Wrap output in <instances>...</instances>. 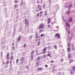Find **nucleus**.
Instances as JSON below:
<instances>
[{"label":"nucleus","mask_w":75,"mask_h":75,"mask_svg":"<svg viewBox=\"0 0 75 75\" xmlns=\"http://www.w3.org/2000/svg\"><path fill=\"white\" fill-rule=\"evenodd\" d=\"M40 57H38V58L36 59V64L37 67L39 66V61H40Z\"/></svg>","instance_id":"f257e3e1"},{"label":"nucleus","mask_w":75,"mask_h":75,"mask_svg":"<svg viewBox=\"0 0 75 75\" xmlns=\"http://www.w3.org/2000/svg\"><path fill=\"white\" fill-rule=\"evenodd\" d=\"M44 27V24L42 23L41 24L39 25V29H41L43 28Z\"/></svg>","instance_id":"f03ea898"},{"label":"nucleus","mask_w":75,"mask_h":75,"mask_svg":"<svg viewBox=\"0 0 75 75\" xmlns=\"http://www.w3.org/2000/svg\"><path fill=\"white\" fill-rule=\"evenodd\" d=\"M65 27H68L69 28V27H70V25L68 22H67L66 23Z\"/></svg>","instance_id":"7ed1b4c3"},{"label":"nucleus","mask_w":75,"mask_h":75,"mask_svg":"<svg viewBox=\"0 0 75 75\" xmlns=\"http://www.w3.org/2000/svg\"><path fill=\"white\" fill-rule=\"evenodd\" d=\"M66 14H70V9H68V11L66 12Z\"/></svg>","instance_id":"20e7f679"},{"label":"nucleus","mask_w":75,"mask_h":75,"mask_svg":"<svg viewBox=\"0 0 75 75\" xmlns=\"http://www.w3.org/2000/svg\"><path fill=\"white\" fill-rule=\"evenodd\" d=\"M71 47H72V50L73 51H74V50L75 49H74V44H72V45H71Z\"/></svg>","instance_id":"39448f33"},{"label":"nucleus","mask_w":75,"mask_h":75,"mask_svg":"<svg viewBox=\"0 0 75 75\" xmlns=\"http://www.w3.org/2000/svg\"><path fill=\"white\" fill-rule=\"evenodd\" d=\"M56 37H58L59 38H60V36H59V34H57L55 35Z\"/></svg>","instance_id":"423d86ee"},{"label":"nucleus","mask_w":75,"mask_h":75,"mask_svg":"<svg viewBox=\"0 0 75 75\" xmlns=\"http://www.w3.org/2000/svg\"><path fill=\"white\" fill-rule=\"evenodd\" d=\"M38 8L39 9L40 11L42 10V9H41V6L38 5Z\"/></svg>","instance_id":"0eeeda50"},{"label":"nucleus","mask_w":75,"mask_h":75,"mask_svg":"<svg viewBox=\"0 0 75 75\" xmlns=\"http://www.w3.org/2000/svg\"><path fill=\"white\" fill-rule=\"evenodd\" d=\"M46 52V47H45L43 50V54H45Z\"/></svg>","instance_id":"6e6552de"},{"label":"nucleus","mask_w":75,"mask_h":75,"mask_svg":"<svg viewBox=\"0 0 75 75\" xmlns=\"http://www.w3.org/2000/svg\"><path fill=\"white\" fill-rule=\"evenodd\" d=\"M51 21V19L50 18H48L47 20V23L48 24H50V22Z\"/></svg>","instance_id":"1a4fd4ad"},{"label":"nucleus","mask_w":75,"mask_h":75,"mask_svg":"<svg viewBox=\"0 0 75 75\" xmlns=\"http://www.w3.org/2000/svg\"><path fill=\"white\" fill-rule=\"evenodd\" d=\"M72 19L71 18H70L68 22H72Z\"/></svg>","instance_id":"9d476101"},{"label":"nucleus","mask_w":75,"mask_h":75,"mask_svg":"<svg viewBox=\"0 0 75 75\" xmlns=\"http://www.w3.org/2000/svg\"><path fill=\"white\" fill-rule=\"evenodd\" d=\"M25 22L26 25H27L28 24V22L27 21V19H25Z\"/></svg>","instance_id":"9b49d317"},{"label":"nucleus","mask_w":75,"mask_h":75,"mask_svg":"<svg viewBox=\"0 0 75 75\" xmlns=\"http://www.w3.org/2000/svg\"><path fill=\"white\" fill-rule=\"evenodd\" d=\"M68 52H70L71 51V48H67Z\"/></svg>","instance_id":"f8f14e48"},{"label":"nucleus","mask_w":75,"mask_h":75,"mask_svg":"<svg viewBox=\"0 0 75 75\" xmlns=\"http://www.w3.org/2000/svg\"><path fill=\"white\" fill-rule=\"evenodd\" d=\"M9 59V53H8L7 54V59Z\"/></svg>","instance_id":"ddd939ff"},{"label":"nucleus","mask_w":75,"mask_h":75,"mask_svg":"<svg viewBox=\"0 0 75 75\" xmlns=\"http://www.w3.org/2000/svg\"><path fill=\"white\" fill-rule=\"evenodd\" d=\"M67 46L68 47H71V46L70 45V43L69 42L68 43Z\"/></svg>","instance_id":"4468645a"},{"label":"nucleus","mask_w":75,"mask_h":75,"mask_svg":"<svg viewBox=\"0 0 75 75\" xmlns=\"http://www.w3.org/2000/svg\"><path fill=\"white\" fill-rule=\"evenodd\" d=\"M71 54H69V55H68L69 58H71Z\"/></svg>","instance_id":"2eb2a0df"},{"label":"nucleus","mask_w":75,"mask_h":75,"mask_svg":"<svg viewBox=\"0 0 75 75\" xmlns=\"http://www.w3.org/2000/svg\"><path fill=\"white\" fill-rule=\"evenodd\" d=\"M71 38H72V36L68 38V39H69V40H71Z\"/></svg>","instance_id":"dca6fc26"},{"label":"nucleus","mask_w":75,"mask_h":75,"mask_svg":"<svg viewBox=\"0 0 75 75\" xmlns=\"http://www.w3.org/2000/svg\"><path fill=\"white\" fill-rule=\"evenodd\" d=\"M40 44V41H39L38 42V45H39Z\"/></svg>","instance_id":"f3484780"},{"label":"nucleus","mask_w":75,"mask_h":75,"mask_svg":"<svg viewBox=\"0 0 75 75\" xmlns=\"http://www.w3.org/2000/svg\"><path fill=\"white\" fill-rule=\"evenodd\" d=\"M13 56H12L11 57V59L13 60Z\"/></svg>","instance_id":"a211bd4d"},{"label":"nucleus","mask_w":75,"mask_h":75,"mask_svg":"<svg viewBox=\"0 0 75 75\" xmlns=\"http://www.w3.org/2000/svg\"><path fill=\"white\" fill-rule=\"evenodd\" d=\"M62 18L63 20V21L64 22V21H65L64 20H65L64 18V16H62Z\"/></svg>","instance_id":"6ab92c4d"},{"label":"nucleus","mask_w":75,"mask_h":75,"mask_svg":"<svg viewBox=\"0 0 75 75\" xmlns=\"http://www.w3.org/2000/svg\"><path fill=\"white\" fill-rule=\"evenodd\" d=\"M71 5H70L69 6L67 5V7H71Z\"/></svg>","instance_id":"aec40b11"},{"label":"nucleus","mask_w":75,"mask_h":75,"mask_svg":"<svg viewBox=\"0 0 75 75\" xmlns=\"http://www.w3.org/2000/svg\"><path fill=\"white\" fill-rule=\"evenodd\" d=\"M20 39H21V36H20L19 37V38L18 40V41H20Z\"/></svg>","instance_id":"412c9836"},{"label":"nucleus","mask_w":75,"mask_h":75,"mask_svg":"<svg viewBox=\"0 0 75 75\" xmlns=\"http://www.w3.org/2000/svg\"><path fill=\"white\" fill-rule=\"evenodd\" d=\"M34 50H33L32 52H31V54H33L34 53Z\"/></svg>","instance_id":"4be33fe9"},{"label":"nucleus","mask_w":75,"mask_h":75,"mask_svg":"<svg viewBox=\"0 0 75 75\" xmlns=\"http://www.w3.org/2000/svg\"><path fill=\"white\" fill-rule=\"evenodd\" d=\"M42 69V68H39L38 69H37L38 70H41V69Z\"/></svg>","instance_id":"5701e85b"},{"label":"nucleus","mask_w":75,"mask_h":75,"mask_svg":"<svg viewBox=\"0 0 75 75\" xmlns=\"http://www.w3.org/2000/svg\"><path fill=\"white\" fill-rule=\"evenodd\" d=\"M48 55L49 56V57H51V54H48Z\"/></svg>","instance_id":"b1692460"},{"label":"nucleus","mask_w":75,"mask_h":75,"mask_svg":"<svg viewBox=\"0 0 75 75\" xmlns=\"http://www.w3.org/2000/svg\"><path fill=\"white\" fill-rule=\"evenodd\" d=\"M31 57L32 59H33V55H32L31 56Z\"/></svg>","instance_id":"393cba45"},{"label":"nucleus","mask_w":75,"mask_h":75,"mask_svg":"<svg viewBox=\"0 0 75 75\" xmlns=\"http://www.w3.org/2000/svg\"><path fill=\"white\" fill-rule=\"evenodd\" d=\"M18 59H17L16 60V63L17 64L18 63Z\"/></svg>","instance_id":"a878e982"},{"label":"nucleus","mask_w":75,"mask_h":75,"mask_svg":"<svg viewBox=\"0 0 75 75\" xmlns=\"http://www.w3.org/2000/svg\"><path fill=\"white\" fill-rule=\"evenodd\" d=\"M73 62V60L72 59L70 60V63H71V62Z\"/></svg>","instance_id":"bb28decb"},{"label":"nucleus","mask_w":75,"mask_h":75,"mask_svg":"<svg viewBox=\"0 0 75 75\" xmlns=\"http://www.w3.org/2000/svg\"><path fill=\"white\" fill-rule=\"evenodd\" d=\"M73 71H75V67H74L73 68Z\"/></svg>","instance_id":"cd10ccee"},{"label":"nucleus","mask_w":75,"mask_h":75,"mask_svg":"<svg viewBox=\"0 0 75 75\" xmlns=\"http://www.w3.org/2000/svg\"><path fill=\"white\" fill-rule=\"evenodd\" d=\"M35 34H35L36 36H37V35H38V34L37 33V32H36Z\"/></svg>","instance_id":"c85d7f7f"},{"label":"nucleus","mask_w":75,"mask_h":75,"mask_svg":"<svg viewBox=\"0 0 75 75\" xmlns=\"http://www.w3.org/2000/svg\"><path fill=\"white\" fill-rule=\"evenodd\" d=\"M54 48L55 49H57V46H56V45L54 46Z\"/></svg>","instance_id":"c756f323"},{"label":"nucleus","mask_w":75,"mask_h":75,"mask_svg":"<svg viewBox=\"0 0 75 75\" xmlns=\"http://www.w3.org/2000/svg\"><path fill=\"white\" fill-rule=\"evenodd\" d=\"M42 31H43V30H41L40 31V33H41V32H42Z\"/></svg>","instance_id":"7c9ffc66"},{"label":"nucleus","mask_w":75,"mask_h":75,"mask_svg":"<svg viewBox=\"0 0 75 75\" xmlns=\"http://www.w3.org/2000/svg\"><path fill=\"white\" fill-rule=\"evenodd\" d=\"M15 8H16L17 7V5H15Z\"/></svg>","instance_id":"2f4dec72"},{"label":"nucleus","mask_w":75,"mask_h":75,"mask_svg":"<svg viewBox=\"0 0 75 75\" xmlns=\"http://www.w3.org/2000/svg\"><path fill=\"white\" fill-rule=\"evenodd\" d=\"M43 13V12L42 11H41L40 12V14H42V13Z\"/></svg>","instance_id":"473e14b6"},{"label":"nucleus","mask_w":75,"mask_h":75,"mask_svg":"<svg viewBox=\"0 0 75 75\" xmlns=\"http://www.w3.org/2000/svg\"><path fill=\"white\" fill-rule=\"evenodd\" d=\"M25 46H26V44H25L24 45V47L25 48Z\"/></svg>","instance_id":"72a5a7b5"},{"label":"nucleus","mask_w":75,"mask_h":75,"mask_svg":"<svg viewBox=\"0 0 75 75\" xmlns=\"http://www.w3.org/2000/svg\"><path fill=\"white\" fill-rule=\"evenodd\" d=\"M43 36H44V34H42L41 35V37H43Z\"/></svg>","instance_id":"f704fd0d"},{"label":"nucleus","mask_w":75,"mask_h":75,"mask_svg":"<svg viewBox=\"0 0 75 75\" xmlns=\"http://www.w3.org/2000/svg\"><path fill=\"white\" fill-rule=\"evenodd\" d=\"M45 16H47V11H45Z\"/></svg>","instance_id":"c9c22d12"},{"label":"nucleus","mask_w":75,"mask_h":75,"mask_svg":"<svg viewBox=\"0 0 75 75\" xmlns=\"http://www.w3.org/2000/svg\"><path fill=\"white\" fill-rule=\"evenodd\" d=\"M8 61H7V62H6V64H8Z\"/></svg>","instance_id":"e433bc0d"},{"label":"nucleus","mask_w":75,"mask_h":75,"mask_svg":"<svg viewBox=\"0 0 75 75\" xmlns=\"http://www.w3.org/2000/svg\"><path fill=\"white\" fill-rule=\"evenodd\" d=\"M45 67H48V66L47 65H46Z\"/></svg>","instance_id":"4c0bfd02"},{"label":"nucleus","mask_w":75,"mask_h":75,"mask_svg":"<svg viewBox=\"0 0 75 75\" xmlns=\"http://www.w3.org/2000/svg\"><path fill=\"white\" fill-rule=\"evenodd\" d=\"M18 2V1H16L15 2V3H17Z\"/></svg>","instance_id":"58836bf2"},{"label":"nucleus","mask_w":75,"mask_h":75,"mask_svg":"<svg viewBox=\"0 0 75 75\" xmlns=\"http://www.w3.org/2000/svg\"><path fill=\"white\" fill-rule=\"evenodd\" d=\"M22 59H21V61H23V58L22 57Z\"/></svg>","instance_id":"ea45409f"},{"label":"nucleus","mask_w":75,"mask_h":75,"mask_svg":"<svg viewBox=\"0 0 75 75\" xmlns=\"http://www.w3.org/2000/svg\"><path fill=\"white\" fill-rule=\"evenodd\" d=\"M68 33H69V34H70V31H69L68 32Z\"/></svg>","instance_id":"a19ab883"},{"label":"nucleus","mask_w":75,"mask_h":75,"mask_svg":"<svg viewBox=\"0 0 75 75\" xmlns=\"http://www.w3.org/2000/svg\"><path fill=\"white\" fill-rule=\"evenodd\" d=\"M26 68H28V66L26 67Z\"/></svg>","instance_id":"79ce46f5"},{"label":"nucleus","mask_w":75,"mask_h":75,"mask_svg":"<svg viewBox=\"0 0 75 75\" xmlns=\"http://www.w3.org/2000/svg\"><path fill=\"white\" fill-rule=\"evenodd\" d=\"M43 7H44V8H45V5H43Z\"/></svg>","instance_id":"37998d69"},{"label":"nucleus","mask_w":75,"mask_h":75,"mask_svg":"<svg viewBox=\"0 0 75 75\" xmlns=\"http://www.w3.org/2000/svg\"><path fill=\"white\" fill-rule=\"evenodd\" d=\"M38 16H39V13L38 14Z\"/></svg>","instance_id":"c03bdc74"},{"label":"nucleus","mask_w":75,"mask_h":75,"mask_svg":"<svg viewBox=\"0 0 75 75\" xmlns=\"http://www.w3.org/2000/svg\"><path fill=\"white\" fill-rule=\"evenodd\" d=\"M48 27H50V25H48Z\"/></svg>","instance_id":"a18cd8bd"},{"label":"nucleus","mask_w":75,"mask_h":75,"mask_svg":"<svg viewBox=\"0 0 75 75\" xmlns=\"http://www.w3.org/2000/svg\"><path fill=\"white\" fill-rule=\"evenodd\" d=\"M23 3L22 2H21V5H22V4Z\"/></svg>","instance_id":"49530a36"},{"label":"nucleus","mask_w":75,"mask_h":75,"mask_svg":"<svg viewBox=\"0 0 75 75\" xmlns=\"http://www.w3.org/2000/svg\"><path fill=\"white\" fill-rule=\"evenodd\" d=\"M42 16V14H40V16Z\"/></svg>","instance_id":"de8ad7c7"},{"label":"nucleus","mask_w":75,"mask_h":75,"mask_svg":"<svg viewBox=\"0 0 75 75\" xmlns=\"http://www.w3.org/2000/svg\"><path fill=\"white\" fill-rule=\"evenodd\" d=\"M37 3H39V1H38L37 2Z\"/></svg>","instance_id":"09e8293b"},{"label":"nucleus","mask_w":75,"mask_h":75,"mask_svg":"<svg viewBox=\"0 0 75 75\" xmlns=\"http://www.w3.org/2000/svg\"><path fill=\"white\" fill-rule=\"evenodd\" d=\"M35 41H36L37 42V39L36 40H35Z\"/></svg>","instance_id":"8fccbe9b"},{"label":"nucleus","mask_w":75,"mask_h":75,"mask_svg":"<svg viewBox=\"0 0 75 75\" xmlns=\"http://www.w3.org/2000/svg\"><path fill=\"white\" fill-rule=\"evenodd\" d=\"M36 38H38V37H37V36H36V37H35Z\"/></svg>","instance_id":"3c124183"},{"label":"nucleus","mask_w":75,"mask_h":75,"mask_svg":"<svg viewBox=\"0 0 75 75\" xmlns=\"http://www.w3.org/2000/svg\"><path fill=\"white\" fill-rule=\"evenodd\" d=\"M52 63H53V61H52Z\"/></svg>","instance_id":"603ef678"},{"label":"nucleus","mask_w":75,"mask_h":75,"mask_svg":"<svg viewBox=\"0 0 75 75\" xmlns=\"http://www.w3.org/2000/svg\"><path fill=\"white\" fill-rule=\"evenodd\" d=\"M1 56L3 57V56H2V53H1Z\"/></svg>","instance_id":"864d4df0"},{"label":"nucleus","mask_w":75,"mask_h":75,"mask_svg":"<svg viewBox=\"0 0 75 75\" xmlns=\"http://www.w3.org/2000/svg\"><path fill=\"white\" fill-rule=\"evenodd\" d=\"M57 28H58V26H57Z\"/></svg>","instance_id":"5fc2aeb1"},{"label":"nucleus","mask_w":75,"mask_h":75,"mask_svg":"<svg viewBox=\"0 0 75 75\" xmlns=\"http://www.w3.org/2000/svg\"><path fill=\"white\" fill-rule=\"evenodd\" d=\"M49 48H50V46H49Z\"/></svg>","instance_id":"6e6d98bb"},{"label":"nucleus","mask_w":75,"mask_h":75,"mask_svg":"<svg viewBox=\"0 0 75 75\" xmlns=\"http://www.w3.org/2000/svg\"><path fill=\"white\" fill-rule=\"evenodd\" d=\"M3 64H4V62H3Z\"/></svg>","instance_id":"4d7b16f0"},{"label":"nucleus","mask_w":75,"mask_h":75,"mask_svg":"<svg viewBox=\"0 0 75 75\" xmlns=\"http://www.w3.org/2000/svg\"><path fill=\"white\" fill-rule=\"evenodd\" d=\"M70 72H71V74H72V72H71V71Z\"/></svg>","instance_id":"13d9d810"},{"label":"nucleus","mask_w":75,"mask_h":75,"mask_svg":"<svg viewBox=\"0 0 75 75\" xmlns=\"http://www.w3.org/2000/svg\"><path fill=\"white\" fill-rule=\"evenodd\" d=\"M37 11H38V10Z\"/></svg>","instance_id":"bf43d9fd"},{"label":"nucleus","mask_w":75,"mask_h":75,"mask_svg":"<svg viewBox=\"0 0 75 75\" xmlns=\"http://www.w3.org/2000/svg\"><path fill=\"white\" fill-rule=\"evenodd\" d=\"M13 48H14V47H13Z\"/></svg>","instance_id":"052dcab7"},{"label":"nucleus","mask_w":75,"mask_h":75,"mask_svg":"<svg viewBox=\"0 0 75 75\" xmlns=\"http://www.w3.org/2000/svg\"><path fill=\"white\" fill-rule=\"evenodd\" d=\"M12 45H14V44H12Z\"/></svg>","instance_id":"680f3d73"},{"label":"nucleus","mask_w":75,"mask_h":75,"mask_svg":"<svg viewBox=\"0 0 75 75\" xmlns=\"http://www.w3.org/2000/svg\"><path fill=\"white\" fill-rule=\"evenodd\" d=\"M38 52V50H36V52Z\"/></svg>","instance_id":"e2e57ef3"},{"label":"nucleus","mask_w":75,"mask_h":75,"mask_svg":"<svg viewBox=\"0 0 75 75\" xmlns=\"http://www.w3.org/2000/svg\"><path fill=\"white\" fill-rule=\"evenodd\" d=\"M62 61H63V59H62Z\"/></svg>","instance_id":"0e129e2a"},{"label":"nucleus","mask_w":75,"mask_h":75,"mask_svg":"<svg viewBox=\"0 0 75 75\" xmlns=\"http://www.w3.org/2000/svg\"><path fill=\"white\" fill-rule=\"evenodd\" d=\"M11 54H13V53H11Z\"/></svg>","instance_id":"69168bd1"},{"label":"nucleus","mask_w":75,"mask_h":75,"mask_svg":"<svg viewBox=\"0 0 75 75\" xmlns=\"http://www.w3.org/2000/svg\"><path fill=\"white\" fill-rule=\"evenodd\" d=\"M49 2H50V1H49Z\"/></svg>","instance_id":"338daca9"},{"label":"nucleus","mask_w":75,"mask_h":75,"mask_svg":"<svg viewBox=\"0 0 75 75\" xmlns=\"http://www.w3.org/2000/svg\"><path fill=\"white\" fill-rule=\"evenodd\" d=\"M37 54V55H38V54Z\"/></svg>","instance_id":"774afa93"}]
</instances>
